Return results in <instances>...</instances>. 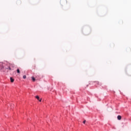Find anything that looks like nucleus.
Here are the masks:
<instances>
[{
	"label": "nucleus",
	"mask_w": 131,
	"mask_h": 131,
	"mask_svg": "<svg viewBox=\"0 0 131 131\" xmlns=\"http://www.w3.org/2000/svg\"><path fill=\"white\" fill-rule=\"evenodd\" d=\"M117 119H118V120H121V116L120 115L118 116Z\"/></svg>",
	"instance_id": "nucleus-1"
},
{
	"label": "nucleus",
	"mask_w": 131,
	"mask_h": 131,
	"mask_svg": "<svg viewBox=\"0 0 131 131\" xmlns=\"http://www.w3.org/2000/svg\"><path fill=\"white\" fill-rule=\"evenodd\" d=\"M10 81H11V82H13L14 81V79H13V78L11 77L10 78Z\"/></svg>",
	"instance_id": "nucleus-2"
},
{
	"label": "nucleus",
	"mask_w": 131,
	"mask_h": 131,
	"mask_svg": "<svg viewBox=\"0 0 131 131\" xmlns=\"http://www.w3.org/2000/svg\"><path fill=\"white\" fill-rule=\"evenodd\" d=\"M32 79L33 81H35V78H34V77H32Z\"/></svg>",
	"instance_id": "nucleus-3"
},
{
	"label": "nucleus",
	"mask_w": 131,
	"mask_h": 131,
	"mask_svg": "<svg viewBox=\"0 0 131 131\" xmlns=\"http://www.w3.org/2000/svg\"><path fill=\"white\" fill-rule=\"evenodd\" d=\"M36 99H37V100H39V96H36Z\"/></svg>",
	"instance_id": "nucleus-4"
},
{
	"label": "nucleus",
	"mask_w": 131,
	"mask_h": 131,
	"mask_svg": "<svg viewBox=\"0 0 131 131\" xmlns=\"http://www.w3.org/2000/svg\"><path fill=\"white\" fill-rule=\"evenodd\" d=\"M17 73H20V70H19V69L17 70Z\"/></svg>",
	"instance_id": "nucleus-5"
},
{
	"label": "nucleus",
	"mask_w": 131,
	"mask_h": 131,
	"mask_svg": "<svg viewBox=\"0 0 131 131\" xmlns=\"http://www.w3.org/2000/svg\"><path fill=\"white\" fill-rule=\"evenodd\" d=\"M23 77L24 79H25L26 78V75H24Z\"/></svg>",
	"instance_id": "nucleus-6"
},
{
	"label": "nucleus",
	"mask_w": 131,
	"mask_h": 131,
	"mask_svg": "<svg viewBox=\"0 0 131 131\" xmlns=\"http://www.w3.org/2000/svg\"><path fill=\"white\" fill-rule=\"evenodd\" d=\"M6 69H9V70H11V67H9L8 68H6Z\"/></svg>",
	"instance_id": "nucleus-7"
},
{
	"label": "nucleus",
	"mask_w": 131,
	"mask_h": 131,
	"mask_svg": "<svg viewBox=\"0 0 131 131\" xmlns=\"http://www.w3.org/2000/svg\"><path fill=\"white\" fill-rule=\"evenodd\" d=\"M1 69H4V66H1Z\"/></svg>",
	"instance_id": "nucleus-8"
},
{
	"label": "nucleus",
	"mask_w": 131,
	"mask_h": 131,
	"mask_svg": "<svg viewBox=\"0 0 131 131\" xmlns=\"http://www.w3.org/2000/svg\"><path fill=\"white\" fill-rule=\"evenodd\" d=\"M85 121H86L85 120H84V121H83V123H84V124L85 123Z\"/></svg>",
	"instance_id": "nucleus-9"
},
{
	"label": "nucleus",
	"mask_w": 131,
	"mask_h": 131,
	"mask_svg": "<svg viewBox=\"0 0 131 131\" xmlns=\"http://www.w3.org/2000/svg\"><path fill=\"white\" fill-rule=\"evenodd\" d=\"M39 102H41V99H40V100H39Z\"/></svg>",
	"instance_id": "nucleus-10"
}]
</instances>
